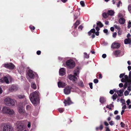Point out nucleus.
I'll list each match as a JSON object with an SVG mask.
<instances>
[{
    "label": "nucleus",
    "instance_id": "55",
    "mask_svg": "<svg viewBox=\"0 0 131 131\" xmlns=\"http://www.w3.org/2000/svg\"><path fill=\"white\" fill-rule=\"evenodd\" d=\"M89 85L90 88L91 89H92V83H89Z\"/></svg>",
    "mask_w": 131,
    "mask_h": 131
},
{
    "label": "nucleus",
    "instance_id": "5",
    "mask_svg": "<svg viewBox=\"0 0 131 131\" xmlns=\"http://www.w3.org/2000/svg\"><path fill=\"white\" fill-rule=\"evenodd\" d=\"M66 65L67 67L69 68H73L75 66L74 62L71 60L67 61L66 62Z\"/></svg>",
    "mask_w": 131,
    "mask_h": 131
},
{
    "label": "nucleus",
    "instance_id": "49",
    "mask_svg": "<svg viewBox=\"0 0 131 131\" xmlns=\"http://www.w3.org/2000/svg\"><path fill=\"white\" fill-rule=\"evenodd\" d=\"M109 123L110 124L111 126H112L114 125V122L112 121L110 122Z\"/></svg>",
    "mask_w": 131,
    "mask_h": 131
},
{
    "label": "nucleus",
    "instance_id": "56",
    "mask_svg": "<svg viewBox=\"0 0 131 131\" xmlns=\"http://www.w3.org/2000/svg\"><path fill=\"white\" fill-rule=\"evenodd\" d=\"M104 125L106 126H108L109 125L108 124L106 121H104Z\"/></svg>",
    "mask_w": 131,
    "mask_h": 131
},
{
    "label": "nucleus",
    "instance_id": "43",
    "mask_svg": "<svg viewBox=\"0 0 131 131\" xmlns=\"http://www.w3.org/2000/svg\"><path fill=\"white\" fill-rule=\"evenodd\" d=\"M18 97L19 99H21L23 98L25 96L24 95H18Z\"/></svg>",
    "mask_w": 131,
    "mask_h": 131
},
{
    "label": "nucleus",
    "instance_id": "10",
    "mask_svg": "<svg viewBox=\"0 0 131 131\" xmlns=\"http://www.w3.org/2000/svg\"><path fill=\"white\" fill-rule=\"evenodd\" d=\"M4 66L6 68L10 69H13L14 68L15 66L12 63H10L7 64H5Z\"/></svg>",
    "mask_w": 131,
    "mask_h": 131
},
{
    "label": "nucleus",
    "instance_id": "20",
    "mask_svg": "<svg viewBox=\"0 0 131 131\" xmlns=\"http://www.w3.org/2000/svg\"><path fill=\"white\" fill-rule=\"evenodd\" d=\"M124 43L126 44H130L131 42V39L129 38L126 39L124 40Z\"/></svg>",
    "mask_w": 131,
    "mask_h": 131
},
{
    "label": "nucleus",
    "instance_id": "60",
    "mask_svg": "<svg viewBox=\"0 0 131 131\" xmlns=\"http://www.w3.org/2000/svg\"><path fill=\"white\" fill-rule=\"evenodd\" d=\"M29 28H30V29H31V30H32V29H33V30H34V29H35V27H34V26H33L32 27H32H31V26H29Z\"/></svg>",
    "mask_w": 131,
    "mask_h": 131
},
{
    "label": "nucleus",
    "instance_id": "53",
    "mask_svg": "<svg viewBox=\"0 0 131 131\" xmlns=\"http://www.w3.org/2000/svg\"><path fill=\"white\" fill-rule=\"evenodd\" d=\"M31 107V106L29 105H28L26 107V109L27 110H29Z\"/></svg>",
    "mask_w": 131,
    "mask_h": 131
},
{
    "label": "nucleus",
    "instance_id": "26",
    "mask_svg": "<svg viewBox=\"0 0 131 131\" xmlns=\"http://www.w3.org/2000/svg\"><path fill=\"white\" fill-rule=\"evenodd\" d=\"M126 103H127V105H129V108H131V104H131V102L129 99H128L126 101Z\"/></svg>",
    "mask_w": 131,
    "mask_h": 131
},
{
    "label": "nucleus",
    "instance_id": "52",
    "mask_svg": "<svg viewBox=\"0 0 131 131\" xmlns=\"http://www.w3.org/2000/svg\"><path fill=\"white\" fill-rule=\"evenodd\" d=\"M105 128L106 129L105 131H111L108 127H105Z\"/></svg>",
    "mask_w": 131,
    "mask_h": 131
},
{
    "label": "nucleus",
    "instance_id": "37",
    "mask_svg": "<svg viewBox=\"0 0 131 131\" xmlns=\"http://www.w3.org/2000/svg\"><path fill=\"white\" fill-rule=\"evenodd\" d=\"M58 110L59 112L62 113L64 111V109L63 108H60L58 109Z\"/></svg>",
    "mask_w": 131,
    "mask_h": 131
},
{
    "label": "nucleus",
    "instance_id": "36",
    "mask_svg": "<svg viewBox=\"0 0 131 131\" xmlns=\"http://www.w3.org/2000/svg\"><path fill=\"white\" fill-rule=\"evenodd\" d=\"M103 17L104 18H106L108 16L106 13H104L102 14Z\"/></svg>",
    "mask_w": 131,
    "mask_h": 131
},
{
    "label": "nucleus",
    "instance_id": "59",
    "mask_svg": "<svg viewBox=\"0 0 131 131\" xmlns=\"http://www.w3.org/2000/svg\"><path fill=\"white\" fill-rule=\"evenodd\" d=\"M108 43L107 42H104L103 43V44L104 46H106L107 45Z\"/></svg>",
    "mask_w": 131,
    "mask_h": 131
},
{
    "label": "nucleus",
    "instance_id": "47",
    "mask_svg": "<svg viewBox=\"0 0 131 131\" xmlns=\"http://www.w3.org/2000/svg\"><path fill=\"white\" fill-rule=\"evenodd\" d=\"M120 125H121V127H124L125 126V124L122 122L121 123Z\"/></svg>",
    "mask_w": 131,
    "mask_h": 131
},
{
    "label": "nucleus",
    "instance_id": "63",
    "mask_svg": "<svg viewBox=\"0 0 131 131\" xmlns=\"http://www.w3.org/2000/svg\"><path fill=\"white\" fill-rule=\"evenodd\" d=\"M106 55L105 54H103L102 55V57L104 58H105L106 57Z\"/></svg>",
    "mask_w": 131,
    "mask_h": 131
},
{
    "label": "nucleus",
    "instance_id": "34",
    "mask_svg": "<svg viewBox=\"0 0 131 131\" xmlns=\"http://www.w3.org/2000/svg\"><path fill=\"white\" fill-rule=\"evenodd\" d=\"M117 97V95L116 93H114L113 95L112 98L113 100L114 101L116 99Z\"/></svg>",
    "mask_w": 131,
    "mask_h": 131
},
{
    "label": "nucleus",
    "instance_id": "54",
    "mask_svg": "<svg viewBox=\"0 0 131 131\" xmlns=\"http://www.w3.org/2000/svg\"><path fill=\"white\" fill-rule=\"evenodd\" d=\"M104 32L105 33H106L107 35L108 34V30L107 29H105L103 30Z\"/></svg>",
    "mask_w": 131,
    "mask_h": 131
},
{
    "label": "nucleus",
    "instance_id": "61",
    "mask_svg": "<svg viewBox=\"0 0 131 131\" xmlns=\"http://www.w3.org/2000/svg\"><path fill=\"white\" fill-rule=\"evenodd\" d=\"M123 84L122 83H120L119 84V87L122 88L123 87Z\"/></svg>",
    "mask_w": 131,
    "mask_h": 131
},
{
    "label": "nucleus",
    "instance_id": "62",
    "mask_svg": "<svg viewBox=\"0 0 131 131\" xmlns=\"http://www.w3.org/2000/svg\"><path fill=\"white\" fill-rule=\"evenodd\" d=\"M125 104L124 105H123V106L122 107V108L123 109H125L126 108V105L125 104Z\"/></svg>",
    "mask_w": 131,
    "mask_h": 131
},
{
    "label": "nucleus",
    "instance_id": "13",
    "mask_svg": "<svg viewBox=\"0 0 131 131\" xmlns=\"http://www.w3.org/2000/svg\"><path fill=\"white\" fill-rule=\"evenodd\" d=\"M64 103L65 104V106L69 105L71 104L72 102L70 100V98L68 97L67 99V100H65Z\"/></svg>",
    "mask_w": 131,
    "mask_h": 131
},
{
    "label": "nucleus",
    "instance_id": "45",
    "mask_svg": "<svg viewBox=\"0 0 131 131\" xmlns=\"http://www.w3.org/2000/svg\"><path fill=\"white\" fill-rule=\"evenodd\" d=\"M115 119L116 120H118L120 119V116L119 115H117L116 116Z\"/></svg>",
    "mask_w": 131,
    "mask_h": 131
},
{
    "label": "nucleus",
    "instance_id": "38",
    "mask_svg": "<svg viewBox=\"0 0 131 131\" xmlns=\"http://www.w3.org/2000/svg\"><path fill=\"white\" fill-rule=\"evenodd\" d=\"M114 27L115 28L117 29L118 30H120L121 28L119 26H117L116 25H114Z\"/></svg>",
    "mask_w": 131,
    "mask_h": 131
},
{
    "label": "nucleus",
    "instance_id": "1",
    "mask_svg": "<svg viewBox=\"0 0 131 131\" xmlns=\"http://www.w3.org/2000/svg\"><path fill=\"white\" fill-rule=\"evenodd\" d=\"M39 94L38 91H35L30 94V100L34 105H36L39 103Z\"/></svg>",
    "mask_w": 131,
    "mask_h": 131
},
{
    "label": "nucleus",
    "instance_id": "46",
    "mask_svg": "<svg viewBox=\"0 0 131 131\" xmlns=\"http://www.w3.org/2000/svg\"><path fill=\"white\" fill-rule=\"evenodd\" d=\"M125 74V73L121 74L119 75V78H122L123 77H124V76L125 75H124Z\"/></svg>",
    "mask_w": 131,
    "mask_h": 131
},
{
    "label": "nucleus",
    "instance_id": "48",
    "mask_svg": "<svg viewBox=\"0 0 131 131\" xmlns=\"http://www.w3.org/2000/svg\"><path fill=\"white\" fill-rule=\"evenodd\" d=\"M93 81L95 83H96L98 82L99 81L97 79H94Z\"/></svg>",
    "mask_w": 131,
    "mask_h": 131
},
{
    "label": "nucleus",
    "instance_id": "17",
    "mask_svg": "<svg viewBox=\"0 0 131 131\" xmlns=\"http://www.w3.org/2000/svg\"><path fill=\"white\" fill-rule=\"evenodd\" d=\"M18 111L19 113H24L25 111L24 106H21L20 104L18 108Z\"/></svg>",
    "mask_w": 131,
    "mask_h": 131
},
{
    "label": "nucleus",
    "instance_id": "39",
    "mask_svg": "<svg viewBox=\"0 0 131 131\" xmlns=\"http://www.w3.org/2000/svg\"><path fill=\"white\" fill-rule=\"evenodd\" d=\"M79 86H83L84 85L82 81H80L78 83Z\"/></svg>",
    "mask_w": 131,
    "mask_h": 131
},
{
    "label": "nucleus",
    "instance_id": "27",
    "mask_svg": "<svg viewBox=\"0 0 131 131\" xmlns=\"http://www.w3.org/2000/svg\"><path fill=\"white\" fill-rule=\"evenodd\" d=\"M80 15V12L78 11L74 15V19H76Z\"/></svg>",
    "mask_w": 131,
    "mask_h": 131
},
{
    "label": "nucleus",
    "instance_id": "41",
    "mask_svg": "<svg viewBox=\"0 0 131 131\" xmlns=\"http://www.w3.org/2000/svg\"><path fill=\"white\" fill-rule=\"evenodd\" d=\"M80 4L82 7H84L85 6L84 2L83 1H80Z\"/></svg>",
    "mask_w": 131,
    "mask_h": 131
},
{
    "label": "nucleus",
    "instance_id": "50",
    "mask_svg": "<svg viewBox=\"0 0 131 131\" xmlns=\"http://www.w3.org/2000/svg\"><path fill=\"white\" fill-rule=\"evenodd\" d=\"M129 94L128 92L127 91H126L124 92V95L125 96H127Z\"/></svg>",
    "mask_w": 131,
    "mask_h": 131
},
{
    "label": "nucleus",
    "instance_id": "58",
    "mask_svg": "<svg viewBox=\"0 0 131 131\" xmlns=\"http://www.w3.org/2000/svg\"><path fill=\"white\" fill-rule=\"evenodd\" d=\"M83 28V26L81 25L80 26H79V27L78 28V29L79 30H81Z\"/></svg>",
    "mask_w": 131,
    "mask_h": 131
},
{
    "label": "nucleus",
    "instance_id": "21",
    "mask_svg": "<svg viewBox=\"0 0 131 131\" xmlns=\"http://www.w3.org/2000/svg\"><path fill=\"white\" fill-rule=\"evenodd\" d=\"M119 21L120 24H124L125 23V20L124 18L121 17L119 19Z\"/></svg>",
    "mask_w": 131,
    "mask_h": 131
},
{
    "label": "nucleus",
    "instance_id": "25",
    "mask_svg": "<svg viewBox=\"0 0 131 131\" xmlns=\"http://www.w3.org/2000/svg\"><path fill=\"white\" fill-rule=\"evenodd\" d=\"M105 98L103 97H101L100 98V101L101 103L102 104L105 101Z\"/></svg>",
    "mask_w": 131,
    "mask_h": 131
},
{
    "label": "nucleus",
    "instance_id": "9",
    "mask_svg": "<svg viewBox=\"0 0 131 131\" xmlns=\"http://www.w3.org/2000/svg\"><path fill=\"white\" fill-rule=\"evenodd\" d=\"M120 46V44L116 42H114L112 45L111 47L113 49L118 48Z\"/></svg>",
    "mask_w": 131,
    "mask_h": 131
},
{
    "label": "nucleus",
    "instance_id": "31",
    "mask_svg": "<svg viewBox=\"0 0 131 131\" xmlns=\"http://www.w3.org/2000/svg\"><path fill=\"white\" fill-rule=\"evenodd\" d=\"M80 24V23L79 21L77 20L74 24V28H76L78 25H79Z\"/></svg>",
    "mask_w": 131,
    "mask_h": 131
},
{
    "label": "nucleus",
    "instance_id": "23",
    "mask_svg": "<svg viewBox=\"0 0 131 131\" xmlns=\"http://www.w3.org/2000/svg\"><path fill=\"white\" fill-rule=\"evenodd\" d=\"M123 90L122 89L121 90H120L119 91L118 90L117 92V94L119 96H121L123 95Z\"/></svg>",
    "mask_w": 131,
    "mask_h": 131
},
{
    "label": "nucleus",
    "instance_id": "22",
    "mask_svg": "<svg viewBox=\"0 0 131 131\" xmlns=\"http://www.w3.org/2000/svg\"><path fill=\"white\" fill-rule=\"evenodd\" d=\"M114 54L116 57L119 56V54L120 53V51L119 50H115L113 52Z\"/></svg>",
    "mask_w": 131,
    "mask_h": 131
},
{
    "label": "nucleus",
    "instance_id": "30",
    "mask_svg": "<svg viewBox=\"0 0 131 131\" xmlns=\"http://www.w3.org/2000/svg\"><path fill=\"white\" fill-rule=\"evenodd\" d=\"M97 25L99 26L100 27H102L103 26V25L101 22L100 21H98L96 24Z\"/></svg>",
    "mask_w": 131,
    "mask_h": 131
},
{
    "label": "nucleus",
    "instance_id": "7",
    "mask_svg": "<svg viewBox=\"0 0 131 131\" xmlns=\"http://www.w3.org/2000/svg\"><path fill=\"white\" fill-rule=\"evenodd\" d=\"M72 88L71 86H68L64 89V93L66 94H69L70 93L71 90Z\"/></svg>",
    "mask_w": 131,
    "mask_h": 131
},
{
    "label": "nucleus",
    "instance_id": "11",
    "mask_svg": "<svg viewBox=\"0 0 131 131\" xmlns=\"http://www.w3.org/2000/svg\"><path fill=\"white\" fill-rule=\"evenodd\" d=\"M18 89V88L16 86L12 85L9 87V90L10 92H13L17 90Z\"/></svg>",
    "mask_w": 131,
    "mask_h": 131
},
{
    "label": "nucleus",
    "instance_id": "35",
    "mask_svg": "<svg viewBox=\"0 0 131 131\" xmlns=\"http://www.w3.org/2000/svg\"><path fill=\"white\" fill-rule=\"evenodd\" d=\"M84 58H89V55L88 54L84 52Z\"/></svg>",
    "mask_w": 131,
    "mask_h": 131
},
{
    "label": "nucleus",
    "instance_id": "32",
    "mask_svg": "<svg viewBox=\"0 0 131 131\" xmlns=\"http://www.w3.org/2000/svg\"><path fill=\"white\" fill-rule=\"evenodd\" d=\"M95 30L94 29H92L90 31H89L88 32V34L89 35H90L91 34V32L94 33L95 32Z\"/></svg>",
    "mask_w": 131,
    "mask_h": 131
},
{
    "label": "nucleus",
    "instance_id": "16",
    "mask_svg": "<svg viewBox=\"0 0 131 131\" xmlns=\"http://www.w3.org/2000/svg\"><path fill=\"white\" fill-rule=\"evenodd\" d=\"M125 12L124 10L121 11L118 15V17H124L125 16Z\"/></svg>",
    "mask_w": 131,
    "mask_h": 131
},
{
    "label": "nucleus",
    "instance_id": "6",
    "mask_svg": "<svg viewBox=\"0 0 131 131\" xmlns=\"http://www.w3.org/2000/svg\"><path fill=\"white\" fill-rule=\"evenodd\" d=\"M3 131H13V127L10 124H5L3 128Z\"/></svg>",
    "mask_w": 131,
    "mask_h": 131
},
{
    "label": "nucleus",
    "instance_id": "24",
    "mask_svg": "<svg viewBox=\"0 0 131 131\" xmlns=\"http://www.w3.org/2000/svg\"><path fill=\"white\" fill-rule=\"evenodd\" d=\"M114 10H111L108 11L107 14L109 15L112 16L114 15Z\"/></svg>",
    "mask_w": 131,
    "mask_h": 131
},
{
    "label": "nucleus",
    "instance_id": "12",
    "mask_svg": "<svg viewBox=\"0 0 131 131\" xmlns=\"http://www.w3.org/2000/svg\"><path fill=\"white\" fill-rule=\"evenodd\" d=\"M0 82L2 83L5 82L7 84L9 83L8 79L6 76H5L2 78L0 80Z\"/></svg>",
    "mask_w": 131,
    "mask_h": 131
},
{
    "label": "nucleus",
    "instance_id": "33",
    "mask_svg": "<svg viewBox=\"0 0 131 131\" xmlns=\"http://www.w3.org/2000/svg\"><path fill=\"white\" fill-rule=\"evenodd\" d=\"M122 3L121 1H119L118 3L116 4L117 7H119L120 6H122Z\"/></svg>",
    "mask_w": 131,
    "mask_h": 131
},
{
    "label": "nucleus",
    "instance_id": "51",
    "mask_svg": "<svg viewBox=\"0 0 131 131\" xmlns=\"http://www.w3.org/2000/svg\"><path fill=\"white\" fill-rule=\"evenodd\" d=\"M117 35V33L116 32L113 33V37L115 38Z\"/></svg>",
    "mask_w": 131,
    "mask_h": 131
},
{
    "label": "nucleus",
    "instance_id": "15",
    "mask_svg": "<svg viewBox=\"0 0 131 131\" xmlns=\"http://www.w3.org/2000/svg\"><path fill=\"white\" fill-rule=\"evenodd\" d=\"M17 128L19 129V130H21L23 129V125L20 121H18L16 123Z\"/></svg>",
    "mask_w": 131,
    "mask_h": 131
},
{
    "label": "nucleus",
    "instance_id": "42",
    "mask_svg": "<svg viewBox=\"0 0 131 131\" xmlns=\"http://www.w3.org/2000/svg\"><path fill=\"white\" fill-rule=\"evenodd\" d=\"M127 27L128 28H130L131 27V22L130 20H129L128 23Z\"/></svg>",
    "mask_w": 131,
    "mask_h": 131
},
{
    "label": "nucleus",
    "instance_id": "40",
    "mask_svg": "<svg viewBox=\"0 0 131 131\" xmlns=\"http://www.w3.org/2000/svg\"><path fill=\"white\" fill-rule=\"evenodd\" d=\"M120 101L122 103V105H123L124 104H125V101L124 99H121Z\"/></svg>",
    "mask_w": 131,
    "mask_h": 131
},
{
    "label": "nucleus",
    "instance_id": "28",
    "mask_svg": "<svg viewBox=\"0 0 131 131\" xmlns=\"http://www.w3.org/2000/svg\"><path fill=\"white\" fill-rule=\"evenodd\" d=\"M14 113V111L13 110H11L9 108L8 112V114L10 115H12Z\"/></svg>",
    "mask_w": 131,
    "mask_h": 131
},
{
    "label": "nucleus",
    "instance_id": "57",
    "mask_svg": "<svg viewBox=\"0 0 131 131\" xmlns=\"http://www.w3.org/2000/svg\"><path fill=\"white\" fill-rule=\"evenodd\" d=\"M99 128L100 130H102L103 128V126L102 124H101L99 127Z\"/></svg>",
    "mask_w": 131,
    "mask_h": 131
},
{
    "label": "nucleus",
    "instance_id": "3",
    "mask_svg": "<svg viewBox=\"0 0 131 131\" xmlns=\"http://www.w3.org/2000/svg\"><path fill=\"white\" fill-rule=\"evenodd\" d=\"M5 104L7 106H14L15 104L16 101L9 97L6 98L4 100Z\"/></svg>",
    "mask_w": 131,
    "mask_h": 131
},
{
    "label": "nucleus",
    "instance_id": "19",
    "mask_svg": "<svg viewBox=\"0 0 131 131\" xmlns=\"http://www.w3.org/2000/svg\"><path fill=\"white\" fill-rule=\"evenodd\" d=\"M9 108L7 107H4L3 108L2 112L3 113H8Z\"/></svg>",
    "mask_w": 131,
    "mask_h": 131
},
{
    "label": "nucleus",
    "instance_id": "18",
    "mask_svg": "<svg viewBox=\"0 0 131 131\" xmlns=\"http://www.w3.org/2000/svg\"><path fill=\"white\" fill-rule=\"evenodd\" d=\"M58 86L59 88H63L66 85V84L63 82L59 81L58 83Z\"/></svg>",
    "mask_w": 131,
    "mask_h": 131
},
{
    "label": "nucleus",
    "instance_id": "4",
    "mask_svg": "<svg viewBox=\"0 0 131 131\" xmlns=\"http://www.w3.org/2000/svg\"><path fill=\"white\" fill-rule=\"evenodd\" d=\"M121 81L123 82H125L124 86H126L127 85V83H131V80L129 79L128 76L126 75H125L124 77L122 78Z\"/></svg>",
    "mask_w": 131,
    "mask_h": 131
},
{
    "label": "nucleus",
    "instance_id": "64",
    "mask_svg": "<svg viewBox=\"0 0 131 131\" xmlns=\"http://www.w3.org/2000/svg\"><path fill=\"white\" fill-rule=\"evenodd\" d=\"M114 93V91L112 90H111L110 91V93L111 94H113Z\"/></svg>",
    "mask_w": 131,
    "mask_h": 131
},
{
    "label": "nucleus",
    "instance_id": "14",
    "mask_svg": "<svg viewBox=\"0 0 131 131\" xmlns=\"http://www.w3.org/2000/svg\"><path fill=\"white\" fill-rule=\"evenodd\" d=\"M65 70L64 68H61L59 70V75L61 76H63L66 74Z\"/></svg>",
    "mask_w": 131,
    "mask_h": 131
},
{
    "label": "nucleus",
    "instance_id": "29",
    "mask_svg": "<svg viewBox=\"0 0 131 131\" xmlns=\"http://www.w3.org/2000/svg\"><path fill=\"white\" fill-rule=\"evenodd\" d=\"M31 87L33 89H35L36 88V85L34 82H32L31 84Z\"/></svg>",
    "mask_w": 131,
    "mask_h": 131
},
{
    "label": "nucleus",
    "instance_id": "8",
    "mask_svg": "<svg viewBox=\"0 0 131 131\" xmlns=\"http://www.w3.org/2000/svg\"><path fill=\"white\" fill-rule=\"evenodd\" d=\"M35 73L34 72L31 70H29L28 71L27 74L29 77L31 79L34 78L35 76Z\"/></svg>",
    "mask_w": 131,
    "mask_h": 131
},
{
    "label": "nucleus",
    "instance_id": "2",
    "mask_svg": "<svg viewBox=\"0 0 131 131\" xmlns=\"http://www.w3.org/2000/svg\"><path fill=\"white\" fill-rule=\"evenodd\" d=\"M80 69L78 67L76 68L73 71L74 75H73L71 74L69 75L68 76V78L73 82H75L77 80V78L75 76L78 77V75L80 73Z\"/></svg>",
    "mask_w": 131,
    "mask_h": 131
},
{
    "label": "nucleus",
    "instance_id": "44",
    "mask_svg": "<svg viewBox=\"0 0 131 131\" xmlns=\"http://www.w3.org/2000/svg\"><path fill=\"white\" fill-rule=\"evenodd\" d=\"M128 9L129 12L131 13V5H129L128 7Z\"/></svg>",
    "mask_w": 131,
    "mask_h": 131
}]
</instances>
